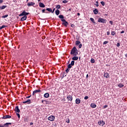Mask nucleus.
<instances>
[{
    "label": "nucleus",
    "mask_w": 127,
    "mask_h": 127,
    "mask_svg": "<svg viewBox=\"0 0 127 127\" xmlns=\"http://www.w3.org/2000/svg\"><path fill=\"white\" fill-rule=\"evenodd\" d=\"M59 18H60L61 21H62V25H64V27H67L68 25H69V23L66 21L65 19H64V15H59Z\"/></svg>",
    "instance_id": "f257e3e1"
},
{
    "label": "nucleus",
    "mask_w": 127,
    "mask_h": 127,
    "mask_svg": "<svg viewBox=\"0 0 127 127\" xmlns=\"http://www.w3.org/2000/svg\"><path fill=\"white\" fill-rule=\"evenodd\" d=\"M78 54V49H77L76 47H73L70 50V55H73V56H77Z\"/></svg>",
    "instance_id": "f03ea898"
},
{
    "label": "nucleus",
    "mask_w": 127,
    "mask_h": 127,
    "mask_svg": "<svg viewBox=\"0 0 127 127\" xmlns=\"http://www.w3.org/2000/svg\"><path fill=\"white\" fill-rule=\"evenodd\" d=\"M98 22L100 23H106L107 20L102 18H99L98 19Z\"/></svg>",
    "instance_id": "7ed1b4c3"
},
{
    "label": "nucleus",
    "mask_w": 127,
    "mask_h": 127,
    "mask_svg": "<svg viewBox=\"0 0 127 127\" xmlns=\"http://www.w3.org/2000/svg\"><path fill=\"white\" fill-rule=\"evenodd\" d=\"M29 14V13L25 12V10L23 11V12L19 14V16H26L27 15H28Z\"/></svg>",
    "instance_id": "20e7f679"
},
{
    "label": "nucleus",
    "mask_w": 127,
    "mask_h": 127,
    "mask_svg": "<svg viewBox=\"0 0 127 127\" xmlns=\"http://www.w3.org/2000/svg\"><path fill=\"white\" fill-rule=\"evenodd\" d=\"M10 118H11V116L9 115L4 116L2 118H1V119H2V120H6L7 119H10Z\"/></svg>",
    "instance_id": "39448f33"
},
{
    "label": "nucleus",
    "mask_w": 127,
    "mask_h": 127,
    "mask_svg": "<svg viewBox=\"0 0 127 127\" xmlns=\"http://www.w3.org/2000/svg\"><path fill=\"white\" fill-rule=\"evenodd\" d=\"M49 121H50L51 122H53L54 120H55V116H51L48 118Z\"/></svg>",
    "instance_id": "423d86ee"
},
{
    "label": "nucleus",
    "mask_w": 127,
    "mask_h": 127,
    "mask_svg": "<svg viewBox=\"0 0 127 127\" xmlns=\"http://www.w3.org/2000/svg\"><path fill=\"white\" fill-rule=\"evenodd\" d=\"M36 93H41V90L40 89H36L35 90H34L33 92V96H34V95H35V94H36Z\"/></svg>",
    "instance_id": "0eeeda50"
},
{
    "label": "nucleus",
    "mask_w": 127,
    "mask_h": 127,
    "mask_svg": "<svg viewBox=\"0 0 127 127\" xmlns=\"http://www.w3.org/2000/svg\"><path fill=\"white\" fill-rule=\"evenodd\" d=\"M23 104H27V105H29L30 104H31V100L28 99L27 100L23 102Z\"/></svg>",
    "instance_id": "6e6552de"
},
{
    "label": "nucleus",
    "mask_w": 127,
    "mask_h": 127,
    "mask_svg": "<svg viewBox=\"0 0 127 127\" xmlns=\"http://www.w3.org/2000/svg\"><path fill=\"white\" fill-rule=\"evenodd\" d=\"M66 99H68V101H70V102H72L73 101V97L72 95H68L67 96Z\"/></svg>",
    "instance_id": "1a4fd4ad"
},
{
    "label": "nucleus",
    "mask_w": 127,
    "mask_h": 127,
    "mask_svg": "<svg viewBox=\"0 0 127 127\" xmlns=\"http://www.w3.org/2000/svg\"><path fill=\"white\" fill-rule=\"evenodd\" d=\"M9 127L8 123H6L3 125L0 124V127Z\"/></svg>",
    "instance_id": "9d476101"
},
{
    "label": "nucleus",
    "mask_w": 127,
    "mask_h": 127,
    "mask_svg": "<svg viewBox=\"0 0 127 127\" xmlns=\"http://www.w3.org/2000/svg\"><path fill=\"white\" fill-rule=\"evenodd\" d=\"M71 68H72V66H70L69 65H67V68L65 70V72L66 74H68V73H69V71H70V69H71Z\"/></svg>",
    "instance_id": "9b49d317"
},
{
    "label": "nucleus",
    "mask_w": 127,
    "mask_h": 127,
    "mask_svg": "<svg viewBox=\"0 0 127 127\" xmlns=\"http://www.w3.org/2000/svg\"><path fill=\"white\" fill-rule=\"evenodd\" d=\"M71 59L73 61H77L78 59H79V57H77V56H73V57H72Z\"/></svg>",
    "instance_id": "f8f14e48"
},
{
    "label": "nucleus",
    "mask_w": 127,
    "mask_h": 127,
    "mask_svg": "<svg viewBox=\"0 0 127 127\" xmlns=\"http://www.w3.org/2000/svg\"><path fill=\"white\" fill-rule=\"evenodd\" d=\"M105 121H100L99 122H98V125L102 126V127H103V126H105Z\"/></svg>",
    "instance_id": "ddd939ff"
},
{
    "label": "nucleus",
    "mask_w": 127,
    "mask_h": 127,
    "mask_svg": "<svg viewBox=\"0 0 127 127\" xmlns=\"http://www.w3.org/2000/svg\"><path fill=\"white\" fill-rule=\"evenodd\" d=\"M39 5L40 7H42V8L45 7V5L44 4V3H43L41 2H40L39 3Z\"/></svg>",
    "instance_id": "4468645a"
},
{
    "label": "nucleus",
    "mask_w": 127,
    "mask_h": 127,
    "mask_svg": "<svg viewBox=\"0 0 127 127\" xmlns=\"http://www.w3.org/2000/svg\"><path fill=\"white\" fill-rule=\"evenodd\" d=\"M27 18V16H23L21 18L20 21H24V20H26Z\"/></svg>",
    "instance_id": "2eb2a0df"
},
{
    "label": "nucleus",
    "mask_w": 127,
    "mask_h": 127,
    "mask_svg": "<svg viewBox=\"0 0 127 127\" xmlns=\"http://www.w3.org/2000/svg\"><path fill=\"white\" fill-rule=\"evenodd\" d=\"M104 76L105 78H110V74L108 72H104Z\"/></svg>",
    "instance_id": "dca6fc26"
},
{
    "label": "nucleus",
    "mask_w": 127,
    "mask_h": 127,
    "mask_svg": "<svg viewBox=\"0 0 127 127\" xmlns=\"http://www.w3.org/2000/svg\"><path fill=\"white\" fill-rule=\"evenodd\" d=\"M80 103H81V100H80L79 98H76L75 100V103L77 105H79V104H80Z\"/></svg>",
    "instance_id": "f3484780"
},
{
    "label": "nucleus",
    "mask_w": 127,
    "mask_h": 127,
    "mask_svg": "<svg viewBox=\"0 0 127 127\" xmlns=\"http://www.w3.org/2000/svg\"><path fill=\"white\" fill-rule=\"evenodd\" d=\"M34 4H35V3H34V2H28V3H27L28 6H33V5H34Z\"/></svg>",
    "instance_id": "a211bd4d"
},
{
    "label": "nucleus",
    "mask_w": 127,
    "mask_h": 127,
    "mask_svg": "<svg viewBox=\"0 0 127 127\" xmlns=\"http://www.w3.org/2000/svg\"><path fill=\"white\" fill-rule=\"evenodd\" d=\"M69 66H70L72 67V66H74L75 65V61H72L71 62V63L68 64Z\"/></svg>",
    "instance_id": "6ab92c4d"
},
{
    "label": "nucleus",
    "mask_w": 127,
    "mask_h": 127,
    "mask_svg": "<svg viewBox=\"0 0 127 127\" xmlns=\"http://www.w3.org/2000/svg\"><path fill=\"white\" fill-rule=\"evenodd\" d=\"M91 108H92V109H95L97 107V105L95 103H91L90 105Z\"/></svg>",
    "instance_id": "aec40b11"
},
{
    "label": "nucleus",
    "mask_w": 127,
    "mask_h": 127,
    "mask_svg": "<svg viewBox=\"0 0 127 127\" xmlns=\"http://www.w3.org/2000/svg\"><path fill=\"white\" fill-rule=\"evenodd\" d=\"M7 7V5H3L2 6H0V10H1L2 9H4V8H6Z\"/></svg>",
    "instance_id": "412c9836"
},
{
    "label": "nucleus",
    "mask_w": 127,
    "mask_h": 127,
    "mask_svg": "<svg viewBox=\"0 0 127 127\" xmlns=\"http://www.w3.org/2000/svg\"><path fill=\"white\" fill-rule=\"evenodd\" d=\"M98 12H99V10H98V9L95 8L93 10V13H94V14H98Z\"/></svg>",
    "instance_id": "4be33fe9"
},
{
    "label": "nucleus",
    "mask_w": 127,
    "mask_h": 127,
    "mask_svg": "<svg viewBox=\"0 0 127 127\" xmlns=\"http://www.w3.org/2000/svg\"><path fill=\"white\" fill-rule=\"evenodd\" d=\"M49 96H50V95L48 93H46L44 94V97L45 98H49Z\"/></svg>",
    "instance_id": "5701e85b"
},
{
    "label": "nucleus",
    "mask_w": 127,
    "mask_h": 127,
    "mask_svg": "<svg viewBox=\"0 0 127 127\" xmlns=\"http://www.w3.org/2000/svg\"><path fill=\"white\" fill-rule=\"evenodd\" d=\"M55 13L56 15H59V14H60V10L58 9L56 10Z\"/></svg>",
    "instance_id": "b1692460"
},
{
    "label": "nucleus",
    "mask_w": 127,
    "mask_h": 127,
    "mask_svg": "<svg viewBox=\"0 0 127 127\" xmlns=\"http://www.w3.org/2000/svg\"><path fill=\"white\" fill-rule=\"evenodd\" d=\"M81 44V42L80 41H76L75 42V45H76V46H78V45H79Z\"/></svg>",
    "instance_id": "393cba45"
},
{
    "label": "nucleus",
    "mask_w": 127,
    "mask_h": 127,
    "mask_svg": "<svg viewBox=\"0 0 127 127\" xmlns=\"http://www.w3.org/2000/svg\"><path fill=\"white\" fill-rule=\"evenodd\" d=\"M90 20H91V21L94 23V24H96L97 23H96V22H95V20L94 19V18H90Z\"/></svg>",
    "instance_id": "a878e982"
},
{
    "label": "nucleus",
    "mask_w": 127,
    "mask_h": 127,
    "mask_svg": "<svg viewBox=\"0 0 127 127\" xmlns=\"http://www.w3.org/2000/svg\"><path fill=\"white\" fill-rule=\"evenodd\" d=\"M124 85L122 83H119L118 85V87H119V88H123V87H124Z\"/></svg>",
    "instance_id": "bb28decb"
},
{
    "label": "nucleus",
    "mask_w": 127,
    "mask_h": 127,
    "mask_svg": "<svg viewBox=\"0 0 127 127\" xmlns=\"http://www.w3.org/2000/svg\"><path fill=\"white\" fill-rule=\"evenodd\" d=\"M46 10H47L48 11H49V12H52V9L51 8H47L46 9Z\"/></svg>",
    "instance_id": "cd10ccee"
},
{
    "label": "nucleus",
    "mask_w": 127,
    "mask_h": 127,
    "mask_svg": "<svg viewBox=\"0 0 127 127\" xmlns=\"http://www.w3.org/2000/svg\"><path fill=\"white\" fill-rule=\"evenodd\" d=\"M45 103L46 105H50L51 104V102L47 100H45Z\"/></svg>",
    "instance_id": "c85d7f7f"
},
{
    "label": "nucleus",
    "mask_w": 127,
    "mask_h": 127,
    "mask_svg": "<svg viewBox=\"0 0 127 127\" xmlns=\"http://www.w3.org/2000/svg\"><path fill=\"white\" fill-rule=\"evenodd\" d=\"M8 16V14H6V15H2L1 16L2 18H6V17H7Z\"/></svg>",
    "instance_id": "c756f323"
},
{
    "label": "nucleus",
    "mask_w": 127,
    "mask_h": 127,
    "mask_svg": "<svg viewBox=\"0 0 127 127\" xmlns=\"http://www.w3.org/2000/svg\"><path fill=\"white\" fill-rule=\"evenodd\" d=\"M61 74L63 75V76H62V79L63 78H64V77H66V76H67L66 74L65 75V72H63V73H61Z\"/></svg>",
    "instance_id": "7c9ffc66"
},
{
    "label": "nucleus",
    "mask_w": 127,
    "mask_h": 127,
    "mask_svg": "<svg viewBox=\"0 0 127 127\" xmlns=\"http://www.w3.org/2000/svg\"><path fill=\"white\" fill-rule=\"evenodd\" d=\"M20 110H19V108H18V106H16V113H20Z\"/></svg>",
    "instance_id": "2f4dec72"
},
{
    "label": "nucleus",
    "mask_w": 127,
    "mask_h": 127,
    "mask_svg": "<svg viewBox=\"0 0 127 127\" xmlns=\"http://www.w3.org/2000/svg\"><path fill=\"white\" fill-rule=\"evenodd\" d=\"M61 7V5H57L56 6V8H57V9L59 10V9H60Z\"/></svg>",
    "instance_id": "473e14b6"
},
{
    "label": "nucleus",
    "mask_w": 127,
    "mask_h": 127,
    "mask_svg": "<svg viewBox=\"0 0 127 127\" xmlns=\"http://www.w3.org/2000/svg\"><path fill=\"white\" fill-rule=\"evenodd\" d=\"M90 62H91V63H92V64L95 63V59L92 58V59H91V60H90Z\"/></svg>",
    "instance_id": "72a5a7b5"
},
{
    "label": "nucleus",
    "mask_w": 127,
    "mask_h": 127,
    "mask_svg": "<svg viewBox=\"0 0 127 127\" xmlns=\"http://www.w3.org/2000/svg\"><path fill=\"white\" fill-rule=\"evenodd\" d=\"M5 27H7V26L3 25L1 26H0L1 29H2L3 28H5Z\"/></svg>",
    "instance_id": "f704fd0d"
},
{
    "label": "nucleus",
    "mask_w": 127,
    "mask_h": 127,
    "mask_svg": "<svg viewBox=\"0 0 127 127\" xmlns=\"http://www.w3.org/2000/svg\"><path fill=\"white\" fill-rule=\"evenodd\" d=\"M100 3H101V4H102V5L103 6H105V2L104 1H101L100 2Z\"/></svg>",
    "instance_id": "c9c22d12"
},
{
    "label": "nucleus",
    "mask_w": 127,
    "mask_h": 127,
    "mask_svg": "<svg viewBox=\"0 0 127 127\" xmlns=\"http://www.w3.org/2000/svg\"><path fill=\"white\" fill-rule=\"evenodd\" d=\"M94 4L96 6H99V2L98 1H96V2H95V3Z\"/></svg>",
    "instance_id": "e433bc0d"
},
{
    "label": "nucleus",
    "mask_w": 127,
    "mask_h": 127,
    "mask_svg": "<svg viewBox=\"0 0 127 127\" xmlns=\"http://www.w3.org/2000/svg\"><path fill=\"white\" fill-rule=\"evenodd\" d=\"M115 34H116V31H112L111 35H113L114 36V35H115Z\"/></svg>",
    "instance_id": "4c0bfd02"
},
{
    "label": "nucleus",
    "mask_w": 127,
    "mask_h": 127,
    "mask_svg": "<svg viewBox=\"0 0 127 127\" xmlns=\"http://www.w3.org/2000/svg\"><path fill=\"white\" fill-rule=\"evenodd\" d=\"M13 72L12 77L14 78L15 77V70H14Z\"/></svg>",
    "instance_id": "58836bf2"
},
{
    "label": "nucleus",
    "mask_w": 127,
    "mask_h": 127,
    "mask_svg": "<svg viewBox=\"0 0 127 127\" xmlns=\"http://www.w3.org/2000/svg\"><path fill=\"white\" fill-rule=\"evenodd\" d=\"M13 85H16V81H15V79L13 80Z\"/></svg>",
    "instance_id": "ea45409f"
},
{
    "label": "nucleus",
    "mask_w": 127,
    "mask_h": 127,
    "mask_svg": "<svg viewBox=\"0 0 127 127\" xmlns=\"http://www.w3.org/2000/svg\"><path fill=\"white\" fill-rule=\"evenodd\" d=\"M108 43H109V41H105L103 42V44L105 45V44H108Z\"/></svg>",
    "instance_id": "a19ab883"
},
{
    "label": "nucleus",
    "mask_w": 127,
    "mask_h": 127,
    "mask_svg": "<svg viewBox=\"0 0 127 127\" xmlns=\"http://www.w3.org/2000/svg\"><path fill=\"white\" fill-rule=\"evenodd\" d=\"M46 10V9H43L42 10L43 13H44V12H45L46 13H48V12H45Z\"/></svg>",
    "instance_id": "79ce46f5"
},
{
    "label": "nucleus",
    "mask_w": 127,
    "mask_h": 127,
    "mask_svg": "<svg viewBox=\"0 0 127 127\" xmlns=\"http://www.w3.org/2000/svg\"><path fill=\"white\" fill-rule=\"evenodd\" d=\"M68 2V1L66 0H64L63 1V3H67Z\"/></svg>",
    "instance_id": "37998d69"
},
{
    "label": "nucleus",
    "mask_w": 127,
    "mask_h": 127,
    "mask_svg": "<svg viewBox=\"0 0 127 127\" xmlns=\"http://www.w3.org/2000/svg\"><path fill=\"white\" fill-rule=\"evenodd\" d=\"M16 116L18 117V119L20 118V115L19 113H16Z\"/></svg>",
    "instance_id": "c03bdc74"
},
{
    "label": "nucleus",
    "mask_w": 127,
    "mask_h": 127,
    "mask_svg": "<svg viewBox=\"0 0 127 127\" xmlns=\"http://www.w3.org/2000/svg\"><path fill=\"white\" fill-rule=\"evenodd\" d=\"M82 44L78 45V48L80 49L82 48Z\"/></svg>",
    "instance_id": "a18cd8bd"
},
{
    "label": "nucleus",
    "mask_w": 127,
    "mask_h": 127,
    "mask_svg": "<svg viewBox=\"0 0 127 127\" xmlns=\"http://www.w3.org/2000/svg\"><path fill=\"white\" fill-rule=\"evenodd\" d=\"M89 99V97L88 96H85L84 97V100H88Z\"/></svg>",
    "instance_id": "49530a36"
},
{
    "label": "nucleus",
    "mask_w": 127,
    "mask_h": 127,
    "mask_svg": "<svg viewBox=\"0 0 127 127\" xmlns=\"http://www.w3.org/2000/svg\"><path fill=\"white\" fill-rule=\"evenodd\" d=\"M120 43H118L117 44V45H116V46L117 47H120Z\"/></svg>",
    "instance_id": "de8ad7c7"
},
{
    "label": "nucleus",
    "mask_w": 127,
    "mask_h": 127,
    "mask_svg": "<svg viewBox=\"0 0 127 127\" xmlns=\"http://www.w3.org/2000/svg\"><path fill=\"white\" fill-rule=\"evenodd\" d=\"M54 11H55V8H54L53 9V10H52V13H54Z\"/></svg>",
    "instance_id": "09e8293b"
},
{
    "label": "nucleus",
    "mask_w": 127,
    "mask_h": 127,
    "mask_svg": "<svg viewBox=\"0 0 127 127\" xmlns=\"http://www.w3.org/2000/svg\"><path fill=\"white\" fill-rule=\"evenodd\" d=\"M66 123H67V124H69V123H70V119H68L67 121H66Z\"/></svg>",
    "instance_id": "8fccbe9b"
},
{
    "label": "nucleus",
    "mask_w": 127,
    "mask_h": 127,
    "mask_svg": "<svg viewBox=\"0 0 127 127\" xmlns=\"http://www.w3.org/2000/svg\"><path fill=\"white\" fill-rule=\"evenodd\" d=\"M109 23H110V24H111V25H113V21H110Z\"/></svg>",
    "instance_id": "3c124183"
},
{
    "label": "nucleus",
    "mask_w": 127,
    "mask_h": 127,
    "mask_svg": "<svg viewBox=\"0 0 127 127\" xmlns=\"http://www.w3.org/2000/svg\"><path fill=\"white\" fill-rule=\"evenodd\" d=\"M106 108H108V105H105V106L103 107V108H104V109H106Z\"/></svg>",
    "instance_id": "603ef678"
},
{
    "label": "nucleus",
    "mask_w": 127,
    "mask_h": 127,
    "mask_svg": "<svg viewBox=\"0 0 127 127\" xmlns=\"http://www.w3.org/2000/svg\"><path fill=\"white\" fill-rule=\"evenodd\" d=\"M15 59H14L13 62V63H15V66H16V64H15Z\"/></svg>",
    "instance_id": "864d4df0"
},
{
    "label": "nucleus",
    "mask_w": 127,
    "mask_h": 127,
    "mask_svg": "<svg viewBox=\"0 0 127 127\" xmlns=\"http://www.w3.org/2000/svg\"><path fill=\"white\" fill-rule=\"evenodd\" d=\"M31 97V95H30V96H28L27 97H26V99H29V98H30Z\"/></svg>",
    "instance_id": "5fc2aeb1"
},
{
    "label": "nucleus",
    "mask_w": 127,
    "mask_h": 127,
    "mask_svg": "<svg viewBox=\"0 0 127 127\" xmlns=\"http://www.w3.org/2000/svg\"><path fill=\"white\" fill-rule=\"evenodd\" d=\"M120 33H121V34H123V33H125V31H122L121 32H120Z\"/></svg>",
    "instance_id": "6e6d98bb"
},
{
    "label": "nucleus",
    "mask_w": 127,
    "mask_h": 127,
    "mask_svg": "<svg viewBox=\"0 0 127 127\" xmlns=\"http://www.w3.org/2000/svg\"><path fill=\"white\" fill-rule=\"evenodd\" d=\"M71 26L72 27H75V25H74V24H72L71 25Z\"/></svg>",
    "instance_id": "4d7b16f0"
},
{
    "label": "nucleus",
    "mask_w": 127,
    "mask_h": 127,
    "mask_svg": "<svg viewBox=\"0 0 127 127\" xmlns=\"http://www.w3.org/2000/svg\"><path fill=\"white\" fill-rule=\"evenodd\" d=\"M14 112H15V114H16V107H15Z\"/></svg>",
    "instance_id": "13d9d810"
},
{
    "label": "nucleus",
    "mask_w": 127,
    "mask_h": 127,
    "mask_svg": "<svg viewBox=\"0 0 127 127\" xmlns=\"http://www.w3.org/2000/svg\"><path fill=\"white\" fill-rule=\"evenodd\" d=\"M3 2V0H0V3H2Z\"/></svg>",
    "instance_id": "bf43d9fd"
},
{
    "label": "nucleus",
    "mask_w": 127,
    "mask_h": 127,
    "mask_svg": "<svg viewBox=\"0 0 127 127\" xmlns=\"http://www.w3.org/2000/svg\"><path fill=\"white\" fill-rule=\"evenodd\" d=\"M107 33V35H110V31H108Z\"/></svg>",
    "instance_id": "052dcab7"
},
{
    "label": "nucleus",
    "mask_w": 127,
    "mask_h": 127,
    "mask_svg": "<svg viewBox=\"0 0 127 127\" xmlns=\"http://www.w3.org/2000/svg\"><path fill=\"white\" fill-rule=\"evenodd\" d=\"M11 123H8V126H10V125H11Z\"/></svg>",
    "instance_id": "680f3d73"
},
{
    "label": "nucleus",
    "mask_w": 127,
    "mask_h": 127,
    "mask_svg": "<svg viewBox=\"0 0 127 127\" xmlns=\"http://www.w3.org/2000/svg\"><path fill=\"white\" fill-rule=\"evenodd\" d=\"M89 77V74H87L86 75V79H88V78Z\"/></svg>",
    "instance_id": "e2e57ef3"
},
{
    "label": "nucleus",
    "mask_w": 127,
    "mask_h": 127,
    "mask_svg": "<svg viewBox=\"0 0 127 127\" xmlns=\"http://www.w3.org/2000/svg\"><path fill=\"white\" fill-rule=\"evenodd\" d=\"M30 126H32V125H33V123L31 122V123H30Z\"/></svg>",
    "instance_id": "0e129e2a"
},
{
    "label": "nucleus",
    "mask_w": 127,
    "mask_h": 127,
    "mask_svg": "<svg viewBox=\"0 0 127 127\" xmlns=\"http://www.w3.org/2000/svg\"><path fill=\"white\" fill-rule=\"evenodd\" d=\"M79 39H80V37H78L77 38H76L77 40H79Z\"/></svg>",
    "instance_id": "69168bd1"
},
{
    "label": "nucleus",
    "mask_w": 127,
    "mask_h": 127,
    "mask_svg": "<svg viewBox=\"0 0 127 127\" xmlns=\"http://www.w3.org/2000/svg\"><path fill=\"white\" fill-rule=\"evenodd\" d=\"M44 102H45V100H42V103H44Z\"/></svg>",
    "instance_id": "338daca9"
},
{
    "label": "nucleus",
    "mask_w": 127,
    "mask_h": 127,
    "mask_svg": "<svg viewBox=\"0 0 127 127\" xmlns=\"http://www.w3.org/2000/svg\"><path fill=\"white\" fill-rule=\"evenodd\" d=\"M80 13H77V15H78V16H80Z\"/></svg>",
    "instance_id": "774afa93"
}]
</instances>
